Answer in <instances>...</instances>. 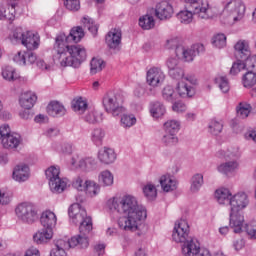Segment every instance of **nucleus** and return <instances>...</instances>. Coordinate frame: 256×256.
<instances>
[{"mask_svg": "<svg viewBox=\"0 0 256 256\" xmlns=\"http://www.w3.org/2000/svg\"><path fill=\"white\" fill-rule=\"evenodd\" d=\"M105 207L110 213L122 215L117 220V226L121 231L136 233L138 237L147 235V208L139 204L137 197L132 194L112 196L106 200Z\"/></svg>", "mask_w": 256, "mask_h": 256, "instance_id": "obj_1", "label": "nucleus"}, {"mask_svg": "<svg viewBox=\"0 0 256 256\" xmlns=\"http://www.w3.org/2000/svg\"><path fill=\"white\" fill-rule=\"evenodd\" d=\"M85 37V31L81 26H76L70 30L69 35L59 34L54 44V63L60 67H81V63L87 59V49L85 46L67 43H79Z\"/></svg>", "mask_w": 256, "mask_h": 256, "instance_id": "obj_2", "label": "nucleus"}, {"mask_svg": "<svg viewBox=\"0 0 256 256\" xmlns=\"http://www.w3.org/2000/svg\"><path fill=\"white\" fill-rule=\"evenodd\" d=\"M172 79L180 80L176 84L175 92L181 99H191L195 97V85H199V80L194 75H185V70L178 66L172 70H168Z\"/></svg>", "mask_w": 256, "mask_h": 256, "instance_id": "obj_3", "label": "nucleus"}, {"mask_svg": "<svg viewBox=\"0 0 256 256\" xmlns=\"http://www.w3.org/2000/svg\"><path fill=\"white\" fill-rule=\"evenodd\" d=\"M247 6L243 0H228L223 6L222 21L226 27H235L243 23Z\"/></svg>", "mask_w": 256, "mask_h": 256, "instance_id": "obj_4", "label": "nucleus"}, {"mask_svg": "<svg viewBox=\"0 0 256 256\" xmlns=\"http://www.w3.org/2000/svg\"><path fill=\"white\" fill-rule=\"evenodd\" d=\"M68 215L71 223L79 225L81 237H87L93 231V221L87 216V210L79 203H74L69 207Z\"/></svg>", "mask_w": 256, "mask_h": 256, "instance_id": "obj_5", "label": "nucleus"}, {"mask_svg": "<svg viewBox=\"0 0 256 256\" xmlns=\"http://www.w3.org/2000/svg\"><path fill=\"white\" fill-rule=\"evenodd\" d=\"M87 249L89 247V238L81 235L73 236L71 239H58L54 247L50 250L49 256H67L69 249Z\"/></svg>", "mask_w": 256, "mask_h": 256, "instance_id": "obj_6", "label": "nucleus"}, {"mask_svg": "<svg viewBox=\"0 0 256 256\" xmlns=\"http://www.w3.org/2000/svg\"><path fill=\"white\" fill-rule=\"evenodd\" d=\"M0 145L5 151H17L23 145V136L11 130L9 124L0 125Z\"/></svg>", "mask_w": 256, "mask_h": 256, "instance_id": "obj_7", "label": "nucleus"}, {"mask_svg": "<svg viewBox=\"0 0 256 256\" xmlns=\"http://www.w3.org/2000/svg\"><path fill=\"white\" fill-rule=\"evenodd\" d=\"M188 9H193L194 13L198 14V19L209 21V19H215L221 15L218 7H212L205 0H183Z\"/></svg>", "mask_w": 256, "mask_h": 256, "instance_id": "obj_8", "label": "nucleus"}, {"mask_svg": "<svg viewBox=\"0 0 256 256\" xmlns=\"http://www.w3.org/2000/svg\"><path fill=\"white\" fill-rule=\"evenodd\" d=\"M72 187L79 193H85L90 199L101 195V184L85 176H76L72 181Z\"/></svg>", "mask_w": 256, "mask_h": 256, "instance_id": "obj_9", "label": "nucleus"}, {"mask_svg": "<svg viewBox=\"0 0 256 256\" xmlns=\"http://www.w3.org/2000/svg\"><path fill=\"white\" fill-rule=\"evenodd\" d=\"M103 107L112 117H119L127 109L123 106V95L110 92L103 97Z\"/></svg>", "mask_w": 256, "mask_h": 256, "instance_id": "obj_10", "label": "nucleus"}, {"mask_svg": "<svg viewBox=\"0 0 256 256\" xmlns=\"http://www.w3.org/2000/svg\"><path fill=\"white\" fill-rule=\"evenodd\" d=\"M15 215L22 223H35L38 217L37 207L31 202H22L16 206Z\"/></svg>", "mask_w": 256, "mask_h": 256, "instance_id": "obj_11", "label": "nucleus"}, {"mask_svg": "<svg viewBox=\"0 0 256 256\" xmlns=\"http://www.w3.org/2000/svg\"><path fill=\"white\" fill-rule=\"evenodd\" d=\"M71 169L91 173L97 169V160L93 157H81L79 154H74L69 162Z\"/></svg>", "mask_w": 256, "mask_h": 256, "instance_id": "obj_12", "label": "nucleus"}, {"mask_svg": "<svg viewBox=\"0 0 256 256\" xmlns=\"http://www.w3.org/2000/svg\"><path fill=\"white\" fill-rule=\"evenodd\" d=\"M189 233H191V226L187 219H180L174 223L172 230V241L174 243H185L189 239Z\"/></svg>", "mask_w": 256, "mask_h": 256, "instance_id": "obj_13", "label": "nucleus"}, {"mask_svg": "<svg viewBox=\"0 0 256 256\" xmlns=\"http://www.w3.org/2000/svg\"><path fill=\"white\" fill-rule=\"evenodd\" d=\"M203 49L201 45H193V46H177L175 49L176 57L181 61H185V63H191L194 61L195 57L199 53L197 50Z\"/></svg>", "mask_w": 256, "mask_h": 256, "instance_id": "obj_14", "label": "nucleus"}, {"mask_svg": "<svg viewBox=\"0 0 256 256\" xmlns=\"http://www.w3.org/2000/svg\"><path fill=\"white\" fill-rule=\"evenodd\" d=\"M123 34L119 29H111L105 36V44L108 47L109 51H113V53H117L121 49V39Z\"/></svg>", "mask_w": 256, "mask_h": 256, "instance_id": "obj_15", "label": "nucleus"}, {"mask_svg": "<svg viewBox=\"0 0 256 256\" xmlns=\"http://www.w3.org/2000/svg\"><path fill=\"white\" fill-rule=\"evenodd\" d=\"M12 179L16 183H27L31 179V167L27 163L17 164L13 168Z\"/></svg>", "mask_w": 256, "mask_h": 256, "instance_id": "obj_16", "label": "nucleus"}, {"mask_svg": "<svg viewBox=\"0 0 256 256\" xmlns=\"http://www.w3.org/2000/svg\"><path fill=\"white\" fill-rule=\"evenodd\" d=\"M249 206V195L245 192H237L232 194V199L230 200V211L242 212L243 209H247Z\"/></svg>", "mask_w": 256, "mask_h": 256, "instance_id": "obj_17", "label": "nucleus"}, {"mask_svg": "<svg viewBox=\"0 0 256 256\" xmlns=\"http://www.w3.org/2000/svg\"><path fill=\"white\" fill-rule=\"evenodd\" d=\"M12 61H14L16 65L25 67L27 65H33V63L37 61V55L31 51L19 50L13 54Z\"/></svg>", "mask_w": 256, "mask_h": 256, "instance_id": "obj_18", "label": "nucleus"}, {"mask_svg": "<svg viewBox=\"0 0 256 256\" xmlns=\"http://www.w3.org/2000/svg\"><path fill=\"white\" fill-rule=\"evenodd\" d=\"M146 81L150 87H161L165 83V72L159 67H152L147 71Z\"/></svg>", "mask_w": 256, "mask_h": 256, "instance_id": "obj_19", "label": "nucleus"}, {"mask_svg": "<svg viewBox=\"0 0 256 256\" xmlns=\"http://www.w3.org/2000/svg\"><path fill=\"white\" fill-rule=\"evenodd\" d=\"M158 183L160 184L163 193H173L179 189V180L170 173H166L159 177Z\"/></svg>", "mask_w": 256, "mask_h": 256, "instance_id": "obj_20", "label": "nucleus"}, {"mask_svg": "<svg viewBox=\"0 0 256 256\" xmlns=\"http://www.w3.org/2000/svg\"><path fill=\"white\" fill-rule=\"evenodd\" d=\"M217 159H221L224 161H237V159L241 158V150L237 146H227L223 147L216 152Z\"/></svg>", "mask_w": 256, "mask_h": 256, "instance_id": "obj_21", "label": "nucleus"}, {"mask_svg": "<svg viewBox=\"0 0 256 256\" xmlns=\"http://www.w3.org/2000/svg\"><path fill=\"white\" fill-rule=\"evenodd\" d=\"M57 221V214L53 210L46 209L42 211L40 215V223L42 227L50 229L51 231H55V227H57Z\"/></svg>", "mask_w": 256, "mask_h": 256, "instance_id": "obj_22", "label": "nucleus"}, {"mask_svg": "<svg viewBox=\"0 0 256 256\" xmlns=\"http://www.w3.org/2000/svg\"><path fill=\"white\" fill-rule=\"evenodd\" d=\"M229 217V225L231 229H233V232L243 233V229H245V216L243 215V212H236L230 210Z\"/></svg>", "mask_w": 256, "mask_h": 256, "instance_id": "obj_23", "label": "nucleus"}, {"mask_svg": "<svg viewBox=\"0 0 256 256\" xmlns=\"http://www.w3.org/2000/svg\"><path fill=\"white\" fill-rule=\"evenodd\" d=\"M175 13L173 5L169 1H162L156 5L155 15L160 21H165V19H171Z\"/></svg>", "mask_w": 256, "mask_h": 256, "instance_id": "obj_24", "label": "nucleus"}, {"mask_svg": "<svg viewBox=\"0 0 256 256\" xmlns=\"http://www.w3.org/2000/svg\"><path fill=\"white\" fill-rule=\"evenodd\" d=\"M232 198L233 192L227 187H220L214 192V199L221 207H229Z\"/></svg>", "mask_w": 256, "mask_h": 256, "instance_id": "obj_25", "label": "nucleus"}, {"mask_svg": "<svg viewBox=\"0 0 256 256\" xmlns=\"http://www.w3.org/2000/svg\"><path fill=\"white\" fill-rule=\"evenodd\" d=\"M22 45L28 49V51H35L39 49L41 45V36L35 31L28 30L22 41Z\"/></svg>", "mask_w": 256, "mask_h": 256, "instance_id": "obj_26", "label": "nucleus"}, {"mask_svg": "<svg viewBox=\"0 0 256 256\" xmlns=\"http://www.w3.org/2000/svg\"><path fill=\"white\" fill-rule=\"evenodd\" d=\"M55 235V231L43 227L33 234V242L36 245H47Z\"/></svg>", "mask_w": 256, "mask_h": 256, "instance_id": "obj_27", "label": "nucleus"}, {"mask_svg": "<svg viewBox=\"0 0 256 256\" xmlns=\"http://www.w3.org/2000/svg\"><path fill=\"white\" fill-rule=\"evenodd\" d=\"M97 158L102 165H113L117 161V153L113 148L102 147L98 151Z\"/></svg>", "mask_w": 256, "mask_h": 256, "instance_id": "obj_28", "label": "nucleus"}, {"mask_svg": "<svg viewBox=\"0 0 256 256\" xmlns=\"http://www.w3.org/2000/svg\"><path fill=\"white\" fill-rule=\"evenodd\" d=\"M234 53L239 59L247 60L251 55V44L249 40L240 39L234 44Z\"/></svg>", "mask_w": 256, "mask_h": 256, "instance_id": "obj_29", "label": "nucleus"}, {"mask_svg": "<svg viewBox=\"0 0 256 256\" xmlns=\"http://www.w3.org/2000/svg\"><path fill=\"white\" fill-rule=\"evenodd\" d=\"M37 103V94L33 91H25L20 94L19 105L22 109H33Z\"/></svg>", "mask_w": 256, "mask_h": 256, "instance_id": "obj_30", "label": "nucleus"}, {"mask_svg": "<svg viewBox=\"0 0 256 256\" xmlns=\"http://www.w3.org/2000/svg\"><path fill=\"white\" fill-rule=\"evenodd\" d=\"M182 243L181 252L183 256H197L201 250L199 242L194 239L186 240Z\"/></svg>", "mask_w": 256, "mask_h": 256, "instance_id": "obj_31", "label": "nucleus"}, {"mask_svg": "<svg viewBox=\"0 0 256 256\" xmlns=\"http://www.w3.org/2000/svg\"><path fill=\"white\" fill-rule=\"evenodd\" d=\"M176 17L182 25H191L195 17H199V14L195 13L194 9L184 8L177 13Z\"/></svg>", "mask_w": 256, "mask_h": 256, "instance_id": "obj_32", "label": "nucleus"}, {"mask_svg": "<svg viewBox=\"0 0 256 256\" xmlns=\"http://www.w3.org/2000/svg\"><path fill=\"white\" fill-rule=\"evenodd\" d=\"M237 169H239V161L237 160H229L216 166V171L221 175H229V173H234Z\"/></svg>", "mask_w": 256, "mask_h": 256, "instance_id": "obj_33", "label": "nucleus"}, {"mask_svg": "<svg viewBox=\"0 0 256 256\" xmlns=\"http://www.w3.org/2000/svg\"><path fill=\"white\" fill-rule=\"evenodd\" d=\"M149 112L151 117L157 121L159 119H163L165 117V113H167V108L161 102H153L150 104Z\"/></svg>", "mask_w": 256, "mask_h": 256, "instance_id": "obj_34", "label": "nucleus"}, {"mask_svg": "<svg viewBox=\"0 0 256 256\" xmlns=\"http://www.w3.org/2000/svg\"><path fill=\"white\" fill-rule=\"evenodd\" d=\"M115 176L111 170H102L98 174V184L100 187H113Z\"/></svg>", "mask_w": 256, "mask_h": 256, "instance_id": "obj_35", "label": "nucleus"}, {"mask_svg": "<svg viewBox=\"0 0 256 256\" xmlns=\"http://www.w3.org/2000/svg\"><path fill=\"white\" fill-rule=\"evenodd\" d=\"M83 119L92 125L95 123H101L103 121V112L95 108H88L86 114L83 116Z\"/></svg>", "mask_w": 256, "mask_h": 256, "instance_id": "obj_36", "label": "nucleus"}, {"mask_svg": "<svg viewBox=\"0 0 256 256\" xmlns=\"http://www.w3.org/2000/svg\"><path fill=\"white\" fill-rule=\"evenodd\" d=\"M47 113L51 117H63L67 113V110L60 102L52 101L47 106Z\"/></svg>", "mask_w": 256, "mask_h": 256, "instance_id": "obj_37", "label": "nucleus"}, {"mask_svg": "<svg viewBox=\"0 0 256 256\" xmlns=\"http://www.w3.org/2000/svg\"><path fill=\"white\" fill-rule=\"evenodd\" d=\"M138 25L144 31H151V29L155 28V16H153L151 13H146L140 16Z\"/></svg>", "mask_w": 256, "mask_h": 256, "instance_id": "obj_38", "label": "nucleus"}, {"mask_svg": "<svg viewBox=\"0 0 256 256\" xmlns=\"http://www.w3.org/2000/svg\"><path fill=\"white\" fill-rule=\"evenodd\" d=\"M67 187H69L67 178H56V180L49 182V188L52 193H63Z\"/></svg>", "mask_w": 256, "mask_h": 256, "instance_id": "obj_39", "label": "nucleus"}, {"mask_svg": "<svg viewBox=\"0 0 256 256\" xmlns=\"http://www.w3.org/2000/svg\"><path fill=\"white\" fill-rule=\"evenodd\" d=\"M26 31L21 27H17L12 30L8 36V40L12 45H23V40L25 39Z\"/></svg>", "mask_w": 256, "mask_h": 256, "instance_id": "obj_40", "label": "nucleus"}, {"mask_svg": "<svg viewBox=\"0 0 256 256\" xmlns=\"http://www.w3.org/2000/svg\"><path fill=\"white\" fill-rule=\"evenodd\" d=\"M120 115V127L123 129H131V127L137 125V116L135 114L123 112Z\"/></svg>", "mask_w": 256, "mask_h": 256, "instance_id": "obj_41", "label": "nucleus"}, {"mask_svg": "<svg viewBox=\"0 0 256 256\" xmlns=\"http://www.w3.org/2000/svg\"><path fill=\"white\" fill-rule=\"evenodd\" d=\"M142 193L147 201H155L157 199V185L153 182H147L142 186Z\"/></svg>", "mask_w": 256, "mask_h": 256, "instance_id": "obj_42", "label": "nucleus"}, {"mask_svg": "<svg viewBox=\"0 0 256 256\" xmlns=\"http://www.w3.org/2000/svg\"><path fill=\"white\" fill-rule=\"evenodd\" d=\"M253 113V106L247 101H242L236 106V114L240 119H247Z\"/></svg>", "mask_w": 256, "mask_h": 256, "instance_id": "obj_43", "label": "nucleus"}, {"mask_svg": "<svg viewBox=\"0 0 256 256\" xmlns=\"http://www.w3.org/2000/svg\"><path fill=\"white\" fill-rule=\"evenodd\" d=\"M205 180L202 173L194 174L190 179V193H199L203 187Z\"/></svg>", "mask_w": 256, "mask_h": 256, "instance_id": "obj_44", "label": "nucleus"}, {"mask_svg": "<svg viewBox=\"0 0 256 256\" xmlns=\"http://www.w3.org/2000/svg\"><path fill=\"white\" fill-rule=\"evenodd\" d=\"M163 131L165 133H172L177 135L181 131V121L177 119H169L163 124Z\"/></svg>", "mask_w": 256, "mask_h": 256, "instance_id": "obj_45", "label": "nucleus"}, {"mask_svg": "<svg viewBox=\"0 0 256 256\" xmlns=\"http://www.w3.org/2000/svg\"><path fill=\"white\" fill-rule=\"evenodd\" d=\"M242 85L245 89H252L256 85V72L252 70H246V73L242 76Z\"/></svg>", "mask_w": 256, "mask_h": 256, "instance_id": "obj_46", "label": "nucleus"}, {"mask_svg": "<svg viewBox=\"0 0 256 256\" xmlns=\"http://www.w3.org/2000/svg\"><path fill=\"white\" fill-rule=\"evenodd\" d=\"M105 130L103 128H94L91 131L90 139L94 145L97 147H100V145H103V141L105 139Z\"/></svg>", "mask_w": 256, "mask_h": 256, "instance_id": "obj_47", "label": "nucleus"}, {"mask_svg": "<svg viewBox=\"0 0 256 256\" xmlns=\"http://www.w3.org/2000/svg\"><path fill=\"white\" fill-rule=\"evenodd\" d=\"M8 19L9 21H13L15 19V5L12 4L10 6L0 5V21Z\"/></svg>", "mask_w": 256, "mask_h": 256, "instance_id": "obj_48", "label": "nucleus"}, {"mask_svg": "<svg viewBox=\"0 0 256 256\" xmlns=\"http://www.w3.org/2000/svg\"><path fill=\"white\" fill-rule=\"evenodd\" d=\"M214 83L220 89L222 93H229L231 85L229 84V78L225 75H218L214 78Z\"/></svg>", "mask_w": 256, "mask_h": 256, "instance_id": "obj_49", "label": "nucleus"}, {"mask_svg": "<svg viewBox=\"0 0 256 256\" xmlns=\"http://www.w3.org/2000/svg\"><path fill=\"white\" fill-rule=\"evenodd\" d=\"M52 149L59 155H71L73 153V145L71 143H54Z\"/></svg>", "mask_w": 256, "mask_h": 256, "instance_id": "obj_50", "label": "nucleus"}, {"mask_svg": "<svg viewBox=\"0 0 256 256\" xmlns=\"http://www.w3.org/2000/svg\"><path fill=\"white\" fill-rule=\"evenodd\" d=\"M88 107L87 100L84 98H76L72 101V109L75 113H78V115H83Z\"/></svg>", "mask_w": 256, "mask_h": 256, "instance_id": "obj_51", "label": "nucleus"}, {"mask_svg": "<svg viewBox=\"0 0 256 256\" xmlns=\"http://www.w3.org/2000/svg\"><path fill=\"white\" fill-rule=\"evenodd\" d=\"M1 76L4 81H16V79H19V74H17V71L15 68L11 66H4L1 70Z\"/></svg>", "mask_w": 256, "mask_h": 256, "instance_id": "obj_52", "label": "nucleus"}, {"mask_svg": "<svg viewBox=\"0 0 256 256\" xmlns=\"http://www.w3.org/2000/svg\"><path fill=\"white\" fill-rule=\"evenodd\" d=\"M46 179L48 180V183H52L56 179L61 178L59 175H61V167L57 165L49 166L45 170Z\"/></svg>", "mask_w": 256, "mask_h": 256, "instance_id": "obj_53", "label": "nucleus"}, {"mask_svg": "<svg viewBox=\"0 0 256 256\" xmlns=\"http://www.w3.org/2000/svg\"><path fill=\"white\" fill-rule=\"evenodd\" d=\"M13 201V191L8 188H0V205L2 207H7V205H11Z\"/></svg>", "mask_w": 256, "mask_h": 256, "instance_id": "obj_54", "label": "nucleus"}, {"mask_svg": "<svg viewBox=\"0 0 256 256\" xmlns=\"http://www.w3.org/2000/svg\"><path fill=\"white\" fill-rule=\"evenodd\" d=\"M105 69V61L101 58H92L90 62V73L92 75H97V73H101Z\"/></svg>", "mask_w": 256, "mask_h": 256, "instance_id": "obj_55", "label": "nucleus"}, {"mask_svg": "<svg viewBox=\"0 0 256 256\" xmlns=\"http://www.w3.org/2000/svg\"><path fill=\"white\" fill-rule=\"evenodd\" d=\"M161 143L164 147H175L179 143L177 134L165 133L161 138Z\"/></svg>", "mask_w": 256, "mask_h": 256, "instance_id": "obj_56", "label": "nucleus"}, {"mask_svg": "<svg viewBox=\"0 0 256 256\" xmlns=\"http://www.w3.org/2000/svg\"><path fill=\"white\" fill-rule=\"evenodd\" d=\"M211 43L216 49L227 47V36L224 33L215 34L212 37Z\"/></svg>", "mask_w": 256, "mask_h": 256, "instance_id": "obj_57", "label": "nucleus"}, {"mask_svg": "<svg viewBox=\"0 0 256 256\" xmlns=\"http://www.w3.org/2000/svg\"><path fill=\"white\" fill-rule=\"evenodd\" d=\"M81 21L83 26L87 27L88 31H90L92 35H97V32L99 31V24H95L93 19L88 16H84Z\"/></svg>", "mask_w": 256, "mask_h": 256, "instance_id": "obj_58", "label": "nucleus"}, {"mask_svg": "<svg viewBox=\"0 0 256 256\" xmlns=\"http://www.w3.org/2000/svg\"><path fill=\"white\" fill-rule=\"evenodd\" d=\"M241 71H247V60H245V62L241 60L234 62L230 69V75H239Z\"/></svg>", "mask_w": 256, "mask_h": 256, "instance_id": "obj_59", "label": "nucleus"}, {"mask_svg": "<svg viewBox=\"0 0 256 256\" xmlns=\"http://www.w3.org/2000/svg\"><path fill=\"white\" fill-rule=\"evenodd\" d=\"M162 97L165 101L173 103L175 99H177V92L175 93V89H173L172 86H166L162 90Z\"/></svg>", "mask_w": 256, "mask_h": 256, "instance_id": "obj_60", "label": "nucleus"}, {"mask_svg": "<svg viewBox=\"0 0 256 256\" xmlns=\"http://www.w3.org/2000/svg\"><path fill=\"white\" fill-rule=\"evenodd\" d=\"M209 131L212 135H220L223 132V121L212 120L209 123Z\"/></svg>", "mask_w": 256, "mask_h": 256, "instance_id": "obj_61", "label": "nucleus"}, {"mask_svg": "<svg viewBox=\"0 0 256 256\" xmlns=\"http://www.w3.org/2000/svg\"><path fill=\"white\" fill-rule=\"evenodd\" d=\"M64 6L68 11H79L81 9L80 0H64Z\"/></svg>", "mask_w": 256, "mask_h": 256, "instance_id": "obj_62", "label": "nucleus"}, {"mask_svg": "<svg viewBox=\"0 0 256 256\" xmlns=\"http://www.w3.org/2000/svg\"><path fill=\"white\" fill-rule=\"evenodd\" d=\"M172 111L178 115H181L187 111V104H185L183 101H176L172 104Z\"/></svg>", "mask_w": 256, "mask_h": 256, "instance_id": "obj_63", "label": "nucleus"}, {"mask_svg": "<svg viewBox=\"0 0 256 256\" xmlns=\"http://www.w3.org/2000/svg\"><path fill=\"white\" fill-rule=\"evenodd\" d=\"M247 71H253L256 73V55H250L246 59Z\"/></svg>", "mask_w": 256, "mask_h": 256, "instance_id": "obj_64", "label": "nucleus"}]
</instances>
